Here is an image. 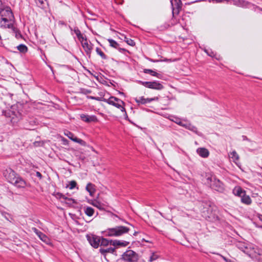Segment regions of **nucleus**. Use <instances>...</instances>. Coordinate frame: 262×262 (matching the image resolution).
Returning a JSON list of instances; mask_svg holds the SVG:
<instances>
[{
  "mask_svg": "<svg viewBox=\"0 0 262 262\" xmlns=\"http://www.w3.org/2000/svg\"><path fill=\"white\" fill-rule=\"evenodd\" d=\"M3 175L8 181L18 188H25L27 183L11 168H8L3 172Z\"/></svg>",
  "mask_w": 262,
  "mask_h": 262,
  "instance_id": "1",
  "label": "nucleus"
},
{
  "mask_svg": "<svg viewBox=\"0 0 262 262\" xmlns=\"http://www.w3.org/2000/svg\"><path fill=\"white\" fill-rule=\"evenodd\" d=\"M131 230L130 227L125 226H117L106 229L104 232L106 236L118 237L127 233Z\"/></svg>",
  "mask_w": 262,
  "mask_h": 262,
  "instance_id": "2",
  "label": "nucleus"
},
{
  "mask_svg": "<svg viewBox=\"0 0 262 262\" xmlns=\"http://www.w3.org/2000/svg\"><path fill=\"white\" fill-rule=\"evenodd\" d=\"M206 180V183L212 189L220 192H223L224 191V184L215 176L212 175L208 176Z\"/></svg>",
  "mask_w": 262,
  "mask_h": 262,
  "instance_id": "3",
  "label": "nucleus"
},
{
  "mask_svg": "<svg viewBox=\"0 0 262 262\" xmlns=\"http://www.w3.org/2000/svg\"><path fill=\"white\" fill-rule=\"evenodd\" d=\"M103 101L110 105L120 109L122 112H125L126 113L125 109L124 108L125 103L121 99L114 96H111L108 99H104Z\"/></svg>",
  "mask_w": 262,
  "mask_h": 262,
  "instance_id": "4",
  "label": "nucleus"
},
{
  "mask_svg": "<svg viewBox=\"0 0 262 262\" xmlns=\"http://www.w3.org/2000/svg\"><path fill=\"white\" fill-rule=\"evenodd\" d=\"M5 115L11 118L12 123H17L21 119V113L16 109V107L13 106L10 110H9L6 113Z\"/></svg>",
  "mask_w": 262,
  "mask_h": 262,
  "instance_id": "5",
  "label": "nucleus"
},
{
  "mask_svg": "<svg viewBox=\"0 0 262 262\" xmlns=\"http://www.w3.org/2000/svg\"><path fill=\"white\" fill-rule=\"evenodd\" d=\"M122 259L125 262H137L138 255L133 250H127L122 255Z\"/></svg>",
  "mask_w": 262,
  "mask_h": 262,
  "instance_id": "6",
  "label": "nucleus"
},
{
  "mask_svg": "<svg viewBox=\"0 0 262 262\" xmlns=\"http://www.w3.org/2000/svg\"><path fill=\"white\" fill-rule=\"evenodd\" d=\"M86 238L90 245L94 248H97L100 246L101 237L94 234H88Z\"/></svg>",
  "mask_w": 262,
  "mask_h": 262,
  "instance_id": "7",
  "label": "nucleus"
},
{
  "mask_svg": "<svg viewBox=\"0 0 262 262\" xmlns=\"http://www.w3.org/2000/svg\"><path fill=\"white\" fill-rule=\"evenodd\" d=\"M14 18H3L0 19V27L4 29H14Z\"/></svg>",
  "mask_w": 262,
  "mask_h": 262,
  "instance_id": "8",
  "label": "nucleus"
},
{
  "mask_svg": "<svg viewBox=\"0 0 262 262\" xmlns=\"http://www.w3.org/2000/svg\"><path fill=\"white\" fill-rule=\"evenodd\" d=\"M80 41L86 54L90 56L93 50V45L91 42H89L85 37L83 38V39L80 40Z\"/></svg>",
  "mask_w": 262,
  "mask_h": 262,
  "instance_id": "9",
  "label": "nucleus"
},
{
  "mask_svg": "<svg viewBox=\"0 0 262 262\" xmlns=\"http://www.w3.org/2000/svg\"><path fill=\"white\" fill-rule=\"evenodd\" d=\"M141 83L143 85L149 89L160 90L163 89V86L162 85V84L161 83L157 81L141 82Z\"/></svg>",
  "mask_w": 262,
  "mask_h": 262,
  "instance_id": "10",
  "label": "nucleus"
},
{
  "mask_svg": "<svg viewBox=\"0 0 262 262\" xmlns=\"http://www.w3.org/2000/svg\"><path fill=\"white\" fill-rule=\"evenodd\" d=\"M14 15L12 12L11 8L9 7H6L0 10V19L3 18H14Z\"/></svg>",
  "mask_w": 262,
  "mask_h": 262,
  "instance_id": "11",
  "label": "nucleus"
},
{
  "mask_svg": "<svg viewBox=\"0 0 262 262\" xmlns=\"http://www.w3.org/2000/svg\"><path fill=\"white\" fill-rule=\"evenodd\" d=\"M170 3L172 8L173 14H178L182 8V2L181 0H171Z\"/></svg>",
  "mask_w": 262,
  "mask_h": 262,
  "instance_id": "12",
  "label": "nucleus"
},
{
  "mask_svg": "<svg viewBox=\"0 0 262 262\" xmlns=\"http://www.w3.org/2000/svg\"><path fill=\"white\" fill-rule=\"evenodd\" d=\"M64 134L65 136H67L69 139H70L74 142L78 143L82 145H85V141H84L82 139L77 138V137H75L74 134L71 132L66 130L64 132Z\"/></svg>",
  "mask_w": 262,
  "mask_h": 262,
  "instance_id": "13",
  "label": "nucleus"
},
{
  "mask_svg": "<svg viewBox=\"0 0 262 262\" xmlns=\"http://www.w3.org/2000/svg\"><path fill=\"white\" fill-rule=\"evenodd\" d=\"M158 100V97H154L152 98H145L144 97H139V98H136L135 101L138 104V105L144 104L147 103H150L152 101H157Z\"/></svg>",
  "mask_w": 262,
  "mask_h": 262,
  "instance_id": "14",
  "label": "nucleus"
},
{
  "mask_svg": "<svg viewBox=\"0 0 262 262\" xmlns=\"http://www.w3.org/2000/svg\"><path fill=\"white\" fill-rule=\"evenodd\" d=\"M81 119L86 123H90L92 122H97L98 119L97 117L94 115H88L85 114L80 115Z\"/></svg>",
  "mask_w": 262,
  "mask_h": 262,
  "instance_id": "15",
  "label": "nucleus"
},
{
  "mask_svg": "<svg viewBox=\"0 0 262 262\" xmlns=\"http://www.w3.org/2000/svg\"><path fill=\"white\" fill-rule=\"evenodd\" d=\"M129 242L125 241L120 240H111V246H113L116 247H126L128 245Z\"/></svg>",
  "mask_w": 262,
  "mask_h": 262,
  "instance_id": "16",
  "label": "nucleus"
},
{
  "mask_svg": "<svg viewBox=\"0 0 262 262\" xmlns=\"http://www.w3.org/2000/svg\"><path fill=\"white\" fill-rule=\"evenodd\" d=\"M197 154L201 157L206 158L209 155V150L204 147H200L196 149Z\"/></svg>",
  "mask_w": 262,
  "mask_h": 262,
  "instance_id": "17",
  "label": "nucleus"
},
{
  "mask_svg": "<svg viewBox=\"0 0 262 262\" xmlns=\"http://www.w3.org/2000/svg\"><path fill=\"white\" fill-rule=\"evenodd\" d=\"M99 252L105 257L107 253H114L115 252V248L113 247L101 248L99 249Z\"/></svg>",
  "mask_w": 262,
  "mask_h": 262,
  "instance_id": "18",
  "label": "nucleus"
},
{
  "mask_svg": "<svg viewBox=\"0 0 262 262\" xmlns=\"http://www.w3.org/2000/svg\"><path fill=\"white\" fill-rule=\"evenodd\" d=\"M246 193V191L244 190L240 186H236L233 189V193L238 196L242 197Z\"/></svg>",
  "mask_w": 262,
  "mask_h": 262,
  "instance_id": "19",
  "label": "nucleus"
},
{
  "mask_svg": "<svg viewBox=\"0 0 262 262\" xmlns=\"http://www.w3.org/2000/svg\"><path fill=\"white\" fill-rule=\"evenodd\" d=\"M86 190L89 192L91 196H93L96 191L95 185L91 183L87 184Z\"/></svg>",
  "mask_w": 262,
  "mask_h": 262,
  "instance_id": "20",
  "label": "nucleus"
},
{
  "mask_svg": "<svg viewBox=\"0 0 262 262\" xmlns=\"http://www.w3.org/2000/svg\"><path fill=\"white\" fill-rule=\"evenodd\" d=\"M241 202L246 205H250L252 203V200L250 197L246 194V193L242 196L241 197Z\"/></svg>",
  "mask_w": 262,
  "mask_h": 262,
  "instance_id": "21",
  "label": "nucleus"
},
{
  "mask_svg": "<svg viewBox=\"0 0 262 262\" xmlns=\"http://www.w3.org/2000/svg\"><path fill=\"white\" fill-rule=\"evenodd\" d=\"M38 237L40 238V240H41L42 242H43L45 243H46L47 245L51 244V242L50 238L45 234L43 233H41L40 235H39Z\"/></svg>",
  "mask_w": 262,
  "mask_h": 262,
  "instance_id": "22",
  "label": "nucleus"
},
{
  "mask_svg": "<svg viewBox=\"0 0 262 262\" xmlns=\"http://www.w3.org/2000/svg\"><path fill=\"white\" fill-rule=\"evenodd\" d=\"M84 211L85 213L89 216H92L94 213V209L91 207H84Z\"/></svg>",
  "mask_w": 262,
  "mask_h": 262,
  "instance_id": "23",
  "label": "nucleus"
},
{
  "mask_svg": "<svg viewBox=\"0 0 262 262\" xmlns=\"http://www.w3.org/2000/svg\"><path fill=\"white\" fill-rule=\"evenodd\" d=\"M111 240H108L105 238L101 237V242L100 243V246H103L104 247L111 245Z\"/></svg>",
  "mask_w": 262,
  "mask_h": 262,
  "instance_id": "24",
  "label": "nucleus"
},
{
  "mask_svg": "<svg viewBox=\"0 0 262 262\" xmlns=\"http://www.w3.org/2000/svg\"><path fill=\"white\" fill-rule=\"evenodd\" d=\"M73 31L74 32V33H75V34L76 35L78 39H79V40H81V39H83V38L85 37V36H84L81 33V32L79 30V29L77 28V27H75L74 28V30H73Z\"/></svg>",
  "mask_w": 262,
  "mask_h": 262,
  "instance_id": "25",
  "label": "nucleus"
},
{
  "mask_svg": "<svg viewBox=\"0 0 262 262\" xmlns=\"http://www.w3.org/2000/svg\"><path fill=\"white\" fill-rule=\"evenodd\" d=\"M16 48L20 53H26L28 51L27 47L24 44L19 45V46H17Z\"/></svg>",
  "mask_w": 262,
  "mask_h": 262,
  "instance_id": "26",
  "label": "nucleus"
},
{
  "mask_svg": "<svg viewBox=\"0 0 262 262\" xmlns=\"http://www.w3.org/2000/svg\"><path fill=\"white\" fill-rule=\"evenodd\" d=\"M107 40L110 43V46L115 49L118 48L119 44L116 41L112 39H108Z\"/></svg>",
  "mask_w": 262,
  "mask_h": 262,
  "instance_id": "27",
  "label": "nucleus"
},
{
  "mask_svg": "<svg viewBox=\"0 0 262 262\" xmlns=\"http://www.w3.org/2000/svg\"><path fill=\"white\" fill-rule=\"evenodd\" d=\"M96 51L97 53L103 59H106L107 58V56L105 55V54L101 51V50L99 48H97L96 49Z\"/></svg>",
  "mask_w": 262,
  "mask_h": 262,
  "instance_id": "28",
  "label": "nucleus"
},
{
  "mask_svg": "<svg viewBox=\"0 0 262 262\" xmlns=\"http://www.w3.org/2000/svg\"><path fill=\"white\" fill-rule=\"evenodd\" d=\"M144 72L146 74H149L151 75L156 77H158L159 75V74L150 69H145L144 70Z\"/></svg>",
  "mask_w": 262,
  "mask_h": 262,
  "instance_id": "29",
  "label": "nucleus"
},
{
  "mask_svg": "<svg viewBox=\"0 0 262 262\" xmlns=\"http://www.w3.org/2000/svg\"><path fill=\"white\" fill-rule=\"evenodd\" d=\"M230 156L234 161L238 160L239 159V156L235 151H233L230 153Z\"/></svg>",
  "mask_w": 262,
  "mask_h": 262,
  "instance_id": "30",
  "label": "nucleus"
},
{
  "mask_svg": "<svg viewBox=\"0 0 262 262\" xmlns=\"http://www.w3.org/2000/svg\"><path fill=\"white\" fill-rule=\"evenodd\" d=\"M159 258V255L156 253H152L149 257V261L152 262Z\"/></svg>",
  "mask_w": 262,
  "mask_h": 262,
  "instance_id": "31",
  "label": "nucleus"
},
{
  "mask_svg": "<svg viewBox=\"0 0 262 262\" xmlns=\"http://www.w3.org/2000/svg\"><path fill=\"white\" fill-rule=\"evenodd\" d=\"M124 40L125 41H126V42L131 46H134L135 45V41L132 40V39H130V38H128L127 37H126L125 36L124 37Z\"/></svg>",
  "mask_w": 262,
  "mask_h": 262,
  "instance_id": "32",
  "label": "nucleus"
},
{
  "mask_svg": "<svg viewBox=\"0 0 262 262\" xmlns=\"http://www.w3.org/2000/svg\"><path fill=\"white\" fill-rule=\"evenodd\" d=\"M54 195L57 199H63L64 200L67 199V197H66L64 195H63L62 193H61L60 192L55 193Z\"/></svg>",
  "mask_w": 262,
  "mask_h": 262,
  "instance_id": "33",
  "label": "nucleus"
},
{
  "mask_svg": "<svg viewBox=\"0 0 262 262\" xmlns=\"http://www.w3.org/2000/svg\"><path fill=\"white\" fill-rule=\"evenodd\" d=\"M46 0H35L36 5L40 8H43L45 5Z\"/></svg>",
  "mask_w": 262,
  "mask_h": 262,
  "instance_id": "34",
  "label": "nucleus"
},
{
  "mask_svg": "<svg viewBox=\"0 0 262 262\" xmlns=\"http://www.w3.org/2000/svg\"><path fill=\"white\" fill-rule=\"evenodd\" d=\"M77 185V183L76 181H71L69 182V185L68 186V187L70 189H74Z\"/></svg>",
  "mask_w": 262,
  "mask_h": 262,
  "instance_id": "35",
  "label": "nucleus"
},
{
  "mask_svg": "<svg viewBox=\"0 0 262 262\" xmlns=\"http://www.w3.org/2000/svg\"><path fill=\"white\" fill-rule=\"evenodd\" d=\"M178 124L183 126V127H184L185 128H187L188 129L189 127V125L190 124V123H184L182 121H179V123H178Z\"/></svg>",
  "mask_w": 262,
  "mask_h": 262,
  "instance_id": "36",
  "label": "nucleus"
},
{
  "mask_svg": "<svg viewBox=\"0 0 262 262\" xmlns=\"http://www.w3.org/2000/svg\"><path fill=\"white\" fill-rule=\"evenodd\" d=\"M2 215L8 221L11 222V220L12 219L10 215L7 213H2Z\"/></svg>",
  "mask_w": 262,
  "mask_h": 262,
  "instance_id": "37",
  "label": "nucleus"
},
{
  "mask_svg": "<svg viewBox=\"0 0 262 262\" xmlns=\"http://www.w3.org/2000/svg\"><path fill=\"white\" fill-rule=\"evenodd\" d=\"M188 129L191 130V131H192V132H194V133H195L197 134V133H198L197 128L195 126L192 125L191 124L189 125V127Z\"/></svg>",
  "mask_w": 262,
  "mask_h": 262,
  "instance_id": "38",
  "label": "nucleus"
},
{
  "mask_svg": "<svg viewBox=\"0 0 262 262\" xmlns=\"http://www.w3.org/2000/svg\"><path fill=\"white\" fill-rule=\"evenodd\" d=\"M91 204L93 205L94 206L97 207L98 208L101 209V205L100 203L98 201H94L92 203H91Z\"/></svg>",
  "mask_w": 262,
  "mask_h": 262,
  "instance_id": "39",
  "label": "nucleus"
},
{
  "mask_svg": "<svg viewBox=\"0 0 262 262\" xmlns=\"http://www.w3.org/2000/svg\"><path fill=\"white\" fill-rule=\"evenodd\" d=\"M32 231L36 233V234L39 236V235H40L42 232L39 231L38 229H37L36 228L33 227L32 228Z\"/></svg>",
  "mask_w": 262,
  "mask_h": 262,
  "instance_id": "40",
  "label": "nucleus"
},
{
  "mask_svg": "<svg viewBox=\"0 0 262 262\" xmlns=\"http://www.w3.org/2000/svg\"><path fill=\"white\" fill-rule=\"evenodd\" d=\"M81 93L83 94H90L91 93V91L89 90H87V89H81Z\"/></svg>",
  "mask_w": 262,
  "mask_h": 262,
  "instance_id": "41",
  "label": "nucleus"
},
{
  "mask_svg": "<svg viewBox=\"0 0 262 262\" xmlns=\"http://www.w3.org/2000/svg\"><path fill=\"white\" fill-rule=\"evenodd\" d=\"M87 98L88 99H93V100H97V101L101 100V98H99V97H96L91 96H87Z\"/></svg>",
  "mask_w": 262,
  "mask_h": 262,
  "instance_id": "42",
  "label": "nucleus"
},
{
  "mask_svg": "<svg viewBox=\"0 0 262 262\" xmlns=\"http://www.w3.org/2000/svg\"><path fill=\"white\" fill-rule=\"evenodd\" d=\"M241 249L246 254H247V255H248L249 256H250V254H249L248 253V252L246 251V250L247 249V247H245L244 248H241Z\"/></svg>",
  "mask_w": 262,
  "mask_h": 262,
  "instance_id": "43",
  "label": "nucleus"
},
{
  "mask_svg": "<svg viewBox=\"0 0 262 262\" xmlns=\"http://www.w3.org/2000/svg\"><path fill=\"white\" fill-rule=\"evenodd\" d=\"M223 259L226 261V262H234V261L230 259H228L226 257H225L224 256H221Z\"/></svg>",
  "mask_w": 262,
  "mask_h": 262,
  "instance_id": "44",
  "label": "nucleus"
},
{
  "mask_svg": "<svg viewBox=\"0 0 262 262\" xmlns=\"http://www.w3.org/2000/svg\"><path fill=\"white\" fill-rule=\"evenodd\" d=\"M36 176L38 177L39 179H41L42 178V175L41 174L38 172V171H37L36 173Z\"/></svg>",
  "mask_w": 262,
  "mask_h": 262,
  "instance_id": "45",
  "label": "nucleus"
},
{
  "mask_svg": "<svg viewBox=\"0 0 262 262\" xmlns=\"http://www.w3.org/2000/svg\"><path fill=\"white\" fill-rule=\"evenodd\" d=\"M173 121L178 124L179 122L181 121H180V119L176 118L175 120H173Z\"/></svg>",
  "mask_w": 262,
  "mask_h": 262,
  "instance_id": "46",
  "label": "nucleus"
},
{
  "mask_svg": "<svg viewBox=\"0 0 262 262\" xmlns=\"http://www.w3.org/2000/svg\"><path fill=\"white\" fill-rule=\"evenodd\" d=\"M242 138L244 140H248V138H247V137L245 136H243Z\"/></svg>",
  "mask_w": 262,
  "mask_h": 262,
  "instance_id": "47",
  "label": "nucleus"
},
{
  "mask_svg": "<svg viewBox=\"0 0 262 262\" xmlns=\"http://www.w3.org/2000/svg\"><path fill=\"white\" fill-rule=\"evenodd\" d=\"M137 234V232H135L133 234L134 235L136 236Z\"/></svg>",
  "mask_w": 262,
  "mask_h": 262,
  "instance_id": "48",
  "label": "nucleus"
},
{
  "mask_svg": "<svg viewBox=\"0 0 262 262\" xmlns=\"http://www.w3.org/2000/svg\"><path fill=\"white\" fill-rule=\"evenodd\" d=\"M127 224H128L130 227H133V226L132 225H130V224H128V223H127Z\"/></svg>",
  "mask_w": 262,
  "mask_h": 262,
  "instance_id": "49",
  "label": "nucleus"
},
{
  "mask_svg": "<svg viewBox=\"0 0 262 262\" xmlns=\"http://www.w3.org/2000/svg\"><path fill=\"white\" fill-rule=\"evenodd\" d=\"M2 5V1L0 0V6Z\"/></svg>",
  "mask_w": 262,
  "mask_h": 262,
  "instance_id": "50",
  "label": "nucleus"
}]
</instances>
